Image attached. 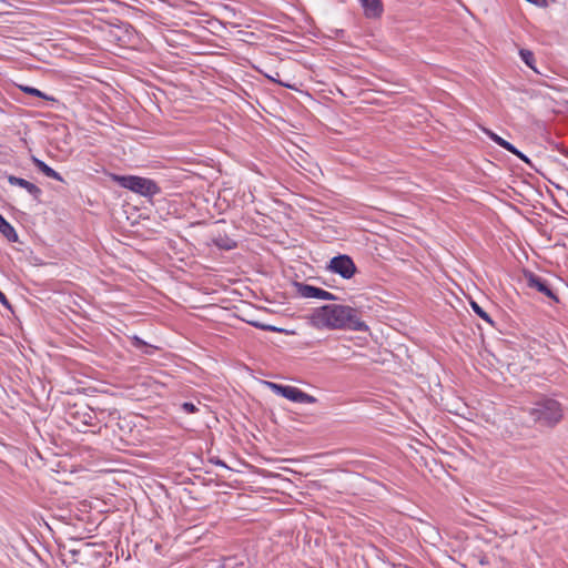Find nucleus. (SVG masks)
<instances>
[{
	"label": "nucleus",
	"mask_w": 568,
	"mask_h": 568,
	"mask_svg": "<svg viewBox=\"0 0 568 568\" xmlns=\"http://www.w3.org/2000/svg\"><path fill=\"white\" fill-rule=\"evenodd\" d=\"M131 343L135 348L141 349L146 355H153V353L156 348L153 345L148 344L146 342H144L142 338H140L136 335L131 337Z\"/></svg>",
	"instance_id": "ddd939ff"
},
{
	"label": "nucleus",
	"mask_w": 568,
	"mask_h": 568,
	"mask_svg": "<svg viewBox=\"0 0 568 568\" xmlns=\"http://www.w3.org/2000/svg\"><path fill=\"white\" fill-rule=\"evenodd\" d=\"M22 91L28 93V94H30V95H34V97H39V98H42V99L54 101L53 98L48 97L44 92L40 91L37 88L24 87V88H22Z\"/></svg>",
	"instance_id": "a211bd4d"
},
{
	"label": "nucleus",
	"mask_w": 568,
	"mask_h": 568,
	"mask_svg": "<svg viewBox=\"0 0 568 568\" xmlns=\"http://www.w3.org/2000/svg\"><path fill=\"white\" fill-rule=\"evenodd\" d=\"M326 270L344 280H349L355 275L357 267L349 255L338 254L331 258Z\"/></svg>",
	"instance_id": "423d86ee"
},
{
	"label": "nucleus",
	"mask_w": 568,
	"mask_h": 568,
	"mask_svg": "<svg viewBox=\"0 0 568 568\" xmlns=\"http://www.w3.org/2000/svg\"><path fill=\"white\" fill-rule=\"evenodd\" d=\"M219 568H225V567L223 566V564H221V565L219 566Z\"/></svg>",
	"instance_id": "2f4dec72"
},
{
	"label": "nucleus",
	"mask_w": 568,
	"mask_h": 568,
	"mask_svg": "<svg viewBox=\"0 0 568 568\" xmlns=\"http://www.w3.org/2000/svg\"><path fill=\"white\" fill-rule=\"evenodd\" d=\"M0 232L10 242L18 241L14 227L0 214Z\"/></svg>",
	"instance_id": "f8f14e48"
},
{
	"label": "nucleus",
	"mask_w": 568,
	"mask_h": 568,
	"mask_svg": "<svg viewBox=\"0 0 568 568\" xmlns=\"http://www.w3.org/2000/svg\"><path fill=\"white\" fill-rule=\"evenodd\" d=\"M215 245L220 248L230 251L236 247V242L229 237H220L214 241Z\"/></svg>",
	"instance_id": "dca6fc26"
},
{
	"label": "nucleus",
	"mask_w": 568,
	"mask_h": 568,
	"mask_svg": "<svg viewBox=\"0 0 568 568\" xmlns=\"http://www.w3.org/2000/svg\"><path fill=\"white\" fill-rule=\"evenodd\" d=\"M31 161L37 166V169L40 172H42L45 176H48L50 179H53L55 181H59V182L63 181V178L61 176V174L59 172H57L55 170H53L51 166H49L42 160H40V159H38L36 156H32Z\"/></svg>",
	"instance_id": "9d476101"
},
{
	"label": "nucleus",
	"mask_w": 568,
	"mask_h": 568,
	"mask_svg": "<svg viewBox=\"0 0 568 568\" xmlns=\"http://www.w3.org/2000/svg\"><path fill=\"white\" fill-rule=\"evenodd\" d=\"M266 384L276 395H280L293 403L314 404L317 402L314 396L301 390L295 386L281 385L272 382H267Z\"/></svg>",
	"instance_id": "39448f33"
},
{
	"label": "nucleus",
	"mask_w": 568,
	"mask_h": 568,
	"mask_svg": "<svg viewBox=\"0 0 568 568\" xmlns=\"http://www.w3.org/2000/svg\"><path fill=\"white\" fill-rule=\"evenodd\" d=\"M8 182L11 185L24 189L37 201H39V199L42 194V191L38 185H36L22 178H18L16 175H8Z\"/></svg>",
	"instance_id": "1a4fd4ad"
},
{
	"label": "nucleus",
	"mask_w": 568,
	"mask_h": 568,
	"mask_svg": "<svg viewBox=\"0 0 568 568\" xmlns=\"http://www.w3.org/2000/svg\"><path fill=\"white\" fill-rule=\"evenodd\" d=\"M181 408L186 413V414H194L196 412H199V408L195 404L191 403V402H184L182 405H181Z\"/></svg>",
	"instance_id": "aec40b11"
},
{
	"label": "nucleus",
	"mask_w": 568,
	"mask_h": 568,
	"mask_svg": "<svg viewBox=\"0 0 568 568\" xmlns=\"http://www.w3.org/2000/svg\"><path fill=\"white\" fill-rule=\"evenodd\" d=\"M343 33H344V31H343V30H337V31H336V34H337V36H341V34H343Z\"/></svg>",
	"instance_id": "c756f323"
},
{
	"label": "nucleus",
	"mask_w": 568,
	"mask_h": 568,
	"mask_svg": "<svg viewBox=\"0 0 568 568\" xmlns=\"http://www.w3.org/2000/svg\"><path fill=\"white\" fill-rule=\"evenodd\" d=\"M561 286L562 280L558 276L535 275V292L541 294V301L550 307H554L560 303L559 291Z\"/></svg>",
	"instance_id": "7ed1b4c3"
},
{
	"label": "nucleus",
	"mask_w": 568,
	"mask_h": 568,
	"mask_svg": "<svg viewBox=\"0 0 568 568\" xmlns=\"http://www.w3.org/2000/svg\"><path fill=\"white\" fill-rule=\"evenodd\" d=\"M470 305H471V308L473 311L480 317L483 318L485 322L489 323V324H493V320L491 317L489 316V314L481 307L479 306L476 302L471 301L470 302Z\"/></svg>",
	"instance_id": "f3484780"
},
{
	"label": "nucleus",
	"mask_w": 568,
	"mask_h": 568,
	"mask_svg": "<svg viewBox=\"0 0 568 568\" xmlns=\"http://www.w3.org/2000/svg\"><path fill=\"white\" fill-rule=\"evenodd\" d=\"M564 417L561 404L555 398L547 396H535V424L554 427Z\"/></svg>",
	"instance_id": "f03ea898"
},
{
	"label": "nucleus",
	"mask_w": 568,
	"mask_h": 568,
	"mask_svg": "<svg viewBox=\"0 0 568 568\" xmlns=\"http://www.w3.org/2000/svg\"><path fill=\"white\" fill-rule=\"evenodd\" d=\"M548 6L547 0H535V7L546 8Z\"/></svg>",
	"instance_id": "393cba45"
},
{
	"label": "nucleus",
	"mask_w": 568,
	"mask_h": 568,
	"mask_svg": "<svg viewBox=\"0 0 568 568\" xmlns=\"http://www.w3.org/2000/svg\"><path fill=\"white\" fill-rule=\"evenodd\" d=\"M295 287L297 295L303 298H316L323 301L338 300V297L333 293L310 284L296 282Z\"/></svg>",
	"instance_id": "0eeeda50"
},
{
	"label": "nucleus",
	"mask_w": 568,
	"mask_h": 568,
	"mask_svg": "<svg viewBox=\"0 0 568 568\" xmlns=\"http://www.w3.org/2000/svg\"><path fill=\"white\" fill-rule=\"evenodd\" d=\"M115 181L120 186L142 196L152 197L161 191L158 184L148 178L136 175H121L115 176Z\"/></svg>",
	"instance_id": "20e7f679"
},
{
	"label": "nucleus",
	"mask_w": 568,
	"mask_h": 568,
	"mask_svg": "<svg viewBox=\"0 0 568 568\" xmlns=\"http://www.w3.org/2000/svg\"><path fill=\"white\" fill-rule=\"evenodd\" d=\"M526 1L529 2V3H532V0H526Z\"/></svg>",
	"instance_id": "473e14b6"
},
{
	"label": "nucleus",
	"mask_w": 568,
	"mask_h": 568,
	"mask_svg": "<svg viewBox=\"0 0 568 568\" xmlns=\"http://www.w3.org/2000/svg\"><path fill=\"white\" fill-rule=\"evenodd\" d=\"M0 303L7 308H9V310L11 308V304H10L9 300L1 291H0Z\"/></svg>",
	"instance_id": "4be33fe9"
},
{
	"label": "nucleus",
	"mask_w": 568,
	"mask_h": 568,
	"mask_svg": "<svg viewBox=\"0 0 568 568\" xmlns=\"http://www.w3.org/2000/svg\"><path fill=\"white\" fill-rule=\"evenodd\" d=\"M524 277L526 280L527 286L532 287V272L524 270Z\"/></svg>",
	"instance_id": "412c9836"
},
{
	"label": "nucleus",
	"mask_w": 568,
	"mask_h": 568,
	"mask_svg": "<svg viewBox=\"0 0 568 568\" xmlns=\"http://www.w3.org/2000/svg\"><path fill=\"white\" fill-rule=\"evenodd\" d=\"M367 17H379L383 12V4L381 0H361Z\"/></svg>",
	"instance_id": "9b49d317"
},
{
	"label": "nucleus",
	"mask_w": 568,
	"mask_h": 568,
	"mask_svg": "<svg viewBox=\"0 0 568 568\" xmlns=\"http://www.w3.org/2000/svg\"><path fill=\"white\" fill-rule=\"evenodd\" d=\"M518 158H520L521 160H524L526 163L528 164H531L529 158H527L525 154H523L520 151H518V153H515Z\"/></svg>",
	"instance_id": "bb28decb"
},
{
	"label": "nucleus",
	"mask_w": 568,
	"mask_h": 568,
	"mask_svg": "<svg viewBox=\"0 0 568 568\" xmlns=\"http://www.w3.org/2000/svg\"><path fill=\"white\" fill-rule=\"evenodd\" d=\"M488 135L489 138L495 142L497 143L499 146H501L503 149L511 152V153H518V150L511 144L509 143L508 141H506L505 139H503L501 136L497 135L496 133L494 132H488Z\"/></svg>",
	"instance_id": "4468645a"
},
{
	"label": "nucleus",
	"mask_w": 568,
	"mask_h": 568,
	"mask_svg": "<svg viewBox=\"0 0 568 568\" xmlns=\"http://www.w3.org/2000/svg\"><path fill=\"white\" fill-rule=\"evenodd\" d=\"M313 323L328 329H345L366 333L369 326L363 321L358 308L343 304L317 307L312 315Z\"/></svg>",
	"instance_id": "f257e3e1"
},
{
	"label": "nucleus",
	"mask_w": 568,
	"mask_h": 568,
	"mask_svg": "<svg viewBox=\"0 0 568 568\" xmlns=\"http://www.w3.org/2000/svg\"><path fill=\"white\" fill-rule=\"evenodd\" d=\"M256 327H262L263 329H266L268 332H282L281 328H277L275 326H272V325H258V324H255Z\"/></svg>",
	"instance_id": "5701e85b"
},
{
	"label": "nucleus",
	"mask_w": 568,
	"mask_h": 568,
	"mask_svg": "<svg viewBox=\"0 0 568 568\" xmlns=\"http://www.w3.org/2000/svg\"><path fill=\"white\" fill-rule=\"evenodd\" d=\"M519 53L527 67L532 69V52L526 49H521Z\"/></svg>",
	"instance_id": "6ab92c4d"
},
{
	"label": "nucleus",
	"mask_w": 568,
	"mask_h": 568,
	"mask_svg": "<svg viewBox=\"0 0 568 568\" xmlns=\"http://www.w3.org/2000/svg\"><path fill=\"white\" fill-rule=\"evenodd\" d=\"M51 536L54 539V541L59 545V547L62 549V551H67L68 554H70L74 561H78L77 557L79 555H81L82 552L89 554L90 549L95 546V544L82 542V539L71 538L70 541L72 544L80 542V545H79V547H75V546L68 547L67 545L61 544V540H62L61 535H51Z\"/></svg>",
	"instance_id": "6e6552de"
},
{
	"label": "nucleus",
	"mask_w": 568,
	"mask_h": 568,
	"mask_svg": "<svg viewBox=\"0 0 568 568\" xmlns=\"http://www.w3.org/2000/svg\"><path fill=\"white\" fill-rule=\"evenodd\" d=\"M214 464H215V465H219V466H222V467H225V468L227 467V466L225 465V463H224L223 460H220V459L214 460Z\"/></svg>",
	"instance_id": "c85d7f7f"
},
{
	"label": "nucleus",
	"mask_w": 568,
	"mask_h": 568,
	"mask_svg": "<svg viewBox=\"0 0 568 568\" xmlns=\"http://www.w3.org/2000/svg\"><path fill=\"white\" fill-rule=\"evenodd\" d=\"M480 564L485 565L486 564L485 559H480Z\"/></svg>",
	"instance_id": "7c9ffc66"
},
{
	"label": "nucleus",
	"mask_w": 568,
	"mask_h": 568,
	"mask_svg": "<svg viewBox=\"0 0 568 568\" xmlns=\"http://www.w3.org/2000/svg\"><path fill=\"white\" fill-rule=\"evenodd\" d=\"M59 2L62 4H77L83 2V0H60Z\"/></svg>",
	"instance_id": "a878e982"
},
{
	"label": "nucleus",
	"mask_w": 568,
	"mask_h": 568,
	"mask_svg": "<svg viewBox=\"0 0 568 568\" xmlns=\"http://www.w3.org/2000/svg\"><path fill=\"white\" fill-rule=\"evenodd\" d=\"M222 564L225 568H246L245 562L236 556L223 557Z\"/></svg>",
	"instance_id": "2eb2a0df"
},
{
	"label": "nucleus",
	"mask_w": 568,
	"mask_h": 568,
	"mask_svg": "<svg viewBox=\"0 0 568 568\" xmlns=\"http://www.w3.org/2000/svg\"><path fill=\"white\" fill-rule=\"evenodd\" d=\"M93 418L91 414H84L83 424L87 426L92 425Z\"/></svg>",
	"instance_id": "b1692460"
},
{
	"label": "nucleus",
	"mask_w": 568,
	"mask_h": 568,
	"mask_svg": "<svg viewBox=\"0 0 568 568\" xmlns=\"http://www.w3.org/2000/svg\"><path fill=\"white\" fill-rule=\"evenodd\" d=\"M518 158H520L521 160H524L526 163L528 164H531L529 158H527L525 154H523L520 151H518V153H515Z\"/></svg>",
	"instance_id": "cd10ccee"
}]
</instances>
